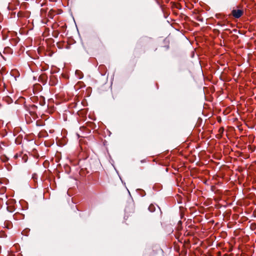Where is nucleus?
<instances>
[{
	"mask_svg": "<svg viewBox=\"0 0 256 256\" xmlns=\"http://www.w3.org/2000/svg\"><path fill=\"white\" fill-rule=\"evenodd\" d=\"M178 73L179 79L180 81H184L192 75L191 72L188 68L187 65L184 64H179Z\"/></svg>",
	"mask_w": 256,
	"mask_h": 256,
	"instance_id": "nucleus-1",
	"label": "nucleus"
},
{
	"mask_svg": "<svg viewBox=\"0 0 256 256\" xmlns=\"http://www.w3.org/2000/svg\"><path fill=\"white\" fill-rule=\"evenodd\" d=\"M231 14L235 18H239L244 13V8L242 4L234 6L231 8Z\"/></svg>",
	"mask_w": 256,
	"mask_h": 256,
	"instance_id": "nucleus-2",
	"label": "nucleus"
},
{
	"mask_svg": "<svg viewBox=\"0 0 256 256\" xmlns=\"http://www.w3.org/2000/svg\"><path fill=\"white\" fill-rule=\"evenodd\" d=\"M177 36L180 37L182 38H184L186 41L188 40L186 37L185 36L180 32H179L178 33H177Z\"/></svg>",
	"mask_w": 256,
	"mask_h": 256,
	"instance_id": "nucleus-3",
	"label": "nucleus"
},
{
	"mask_svg": "<svg viewBox=\"0 0 256 256\" xmlns=\"http://www.w3.org/2000/svg\"><path fill=\"white\" fill-rule=\"evenodd\" d=\"M155 208H156L155 206H154V205L152 204H150V205L149 206L148 208V210H149L150 212H154V211L155 210Z\"/></svg>",
	"mask_w": 256,
	"mask_h": 256,
	"instance_id": "nucleus-4",
	"label": "nucleus"
},
{
	"mask_svg": "<svg viewBox=\"0 0 256 256\" xmlns=\"http://www.w3.org/2000/svg\"><path fill=\"white\" fill-rule=\"evenodd\" d=\"M180 224H181V221H179L177 223V227H176L177 231L180 229Z\"/></svg>",
	"mask_w": 256,
	"mask_h": 256,
	"instance_id": "nucleus-5",
	"label": "nucleus"
},
{
	"mask_svg": "<svg viewBox=\"0 0 256 256\" xmlns=\"http://www.w3.org/2000/svg\"><path fill=\"white\" fill-rule=\"evenodd\" d=\"M176 196H177V202L178 203H180V202L178 200V199L179 198V196H178V194L176 195Z\"/></svg>",
	"mask_w": 256,
	"mask_h": 256,
	"instance_id": "nucleus-6",
	"label": "nucleus"
},
{
	"mask_svg": "<svg viewBox=\"0 0 256 256\" xmlns=\"http://www.w3.org/2000/svg\"><path fill=\"white\" fill-rule=\"evenodd\" d=\"M176 8H177V9H178V8H178V4H177V7H176Z\"/></svg>",
	"mask_w": 256,
	"mask_h": 256,
	"instance_id": "nucleus-7",
	"label": "nucleus"
},
{
	"mask_svg": "<svg viewBox=\"0 0 256 256\" xmlns=\"http://www.w3.org/2000/svg\"><path fill=\"white\" fill-rule=\"evenodd\" d=\"M176 180L177 182L178 181V176L177 175V179H176Z\"/></svg>",
	"mask_w": 256,
	"mask_h": 256,
	"instance_id": "nucleus-8",
	"label": "nucleus"
},
{
	"mask_svg": "<svg viewBox=\"0 0 256 256\" xmlns=\"http://www.w3.org/2000/svg\"><path fill=\"white\" fill-rule=\"evenodd\" d=\"M43 4H40V6H42Z\"/></svg>",
	"mask_w": 256,
	"mask_h": 256,
	"instance_id": "nucleus-9",
	"label": "nucleus"
},
{
	"mask_svg": "<svg viewBox=\"0 0 256 256\" xmlns=\"http://www.w3.org/2000/svg\"><path fill=\"white\" fill-rule=\"evenodd\" d=\"M178 150L177 149V150ZM176 154H178V151H177V152H176Z\"/></svg>",
	"mask_w": 256,
	"mask_h": 256,
	"instance_id": "nucleus-10",
	"label": "nucleus"
}]
</instances>
